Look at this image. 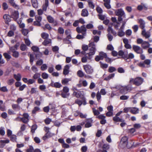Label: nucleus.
<instances>
[{
    "label": "nucleus",
    "instance_id": "nucleus-1",
    "mask_svg": "<svg viewBox=\"0 0 152 152\" xmlns=\"http://www.w3.org/2000/svg\"><path fill=\"white\" fill-rule=\"evenodd\" d=\"M128 138L126 136H124L122 137L121 141L120 143L119 146L121 148H124L126 146L128 148H131L133 147V144H131L130 146H129L128 144Z\"/></svg>",
    "mask_w": 152,
    "mask_h": 152
},
{
    "label": "nucleus",
    "instance_id": "nucleus-2",
    "mask_svg": "<svg viewBox=\"0 0 152 152\" xmlns=\"http://www.w3.org/2000/svg\"><path fill=\"white\" fill-rule=\"evenodd\" d=\"M115 14L118 16V20L119 22L122 20L126 18V15L124 10L121 9H118L115 11Z\"/></svg>",
    "mask_w": 152,
    "mask_h": 152
},
{
    "label": "nucleus",
    "instance_id": "nucleus-3",
    "mask_svg": "<svg viewBox=\"0 0 152 152\" xmlns=\"http://www.w3.org/2000/svg\"><path fill=\"white\" fill-rule=\"evenodd\" d=\"M132 90V86L130 84H128L122 86L120 89V92L122 94H125Z\"/></svg>",
    "mask_w": 152,
    "mask_h": 152
},
{
    "label": "nucleus",
    "instance_id": "nucleus-4",
    "mask_svg": "<svg viewBox=\"0 0 152 152\" xmlns=\"http://www.w3.org/2000/svg\"><path fill=\"white\" fill-rule=\"evenodd\" d=\"M94 41L93 42H90L89 44V47L90 52L88 53V55L91 56L93 55H94L95 53V37H93Z\"/></svg>",
    "mask_w": 152,
    "mask_h": 152
},
{
    "label": "nucleus",
    "instance_id": "nucleus-5",
    "mask_svg": "<svg viewBox=\"0 0 152 152\" xmlns=\"http://www.w3.org/2000/svg\"><path fill=\"white\" fill-rule=\"evenodd\" d=\"M76 30L78 33H81L83 35H85L86 34V29L84 25H82L80 27H77Z\"/></svg>",
    "mask_w": 152,
    "mask_h": 152
},
{
    "label": "nucleus",
    "instance_id": "nucleus-6",
    "mask_svg": "<svg viewBox=\"0 0 152 152\" xmlns=\"http://www.w3.org/2000/svg\"><path fill=\"white\" fill-rule=\"evenodd\" d=\"M144 79L140 77H137L135 79L134 85L139 86L141 85L143 83Z\"/></svg>",
    "mask_w": 152,
    "mask_h": 152
},
{
    "label": "nucleus",
    "instance_id": "nucleus-7",
    "mask_svg": "<svg viewBox=\"0 0 152 152\" xmlns=\"http://www.w3.org/2000/svg\"><path fill=\"white\" fill-rule=\"evenodd\" d=\"M107 54L103 52H100L99 55L97 56L96 57V61H99L100 60H103L104 58L107 57Z\"/></svg>",
    "mask_w": 152,
    "mask_h": 152
},
{
    "label": "nucleus",
    "instance_id": "nucleus-8",
    "mask_svg": "<svg viewBox=\"0 0 152 152\" xmlns=\"http://www.w3.org/2000/svg\"><path fill=\"white\" fill-rule=\"evenodd\" d=\"M10 15L14 21H17L19 17V13L18 11H15L12 12Z\"/></svg>",
    "mask_w": 152,
    "mask_h": 152
},
{
    "label": "nucleus",
    "instance_id": "nucleus-9",
    "mask_svg": "<svg viewBox=\"0 0 152 152\" xmlns=\"http://www.w3.org/2000/svg\"><path fill=\"white\" fill-rule=\"evenodd\" d=\"M96 118L101 120L100 123L102 124H104L106 123V120L105 119L106 116L103 114L99 115Z\"/></svg>",
    "mask_w": 152,
    "mask_h": 152
},
{
    "label": "nucleus",
    "instance_id": "nucleus-10",
    "mask_svg": "<svg viewBox=\"0 0 152 152\" xmlns=\"http://www.w3.org/2000/svg\"><path fill=\"white\" fill-rule=\"evenodd\" d=\"M133 49L134 51L137 54L142 53L143 50L141 48L137 45H134L133 46Z\"/></svg>",
    "mask_w": 152,
    "mask_h": 152
},
{
    "label": "nucleus",
    "instance_id": "nucleus-11",
    "mask_svg": "<svg viewBox=\"0 0 152 152\" xmlns=\"http://www.w3.org/2000/svg\"><path fill=\"white\" fill-rule=\"evenodd\" d=\"M11 15L10 16L8 14H5L3 16V18L4 19L5 23L7 25H9V23L11 21Z\"/></svg>",
    "mask_w": 152,
    "mask_h": 152
},
{
    "label": "nucleus",
    "instance_id": "nucleus-12",
    "mask_svg": "<svg viewBox=\"0 0 152 152\" xmlns=\"http://www.w3.org/2000/svg\"><path fill=\"white\" fill-rule=\"evenodd\" d=\"M86 72L88 74L91 73L93 71L92 67L89 65H85L83 66Z\"/></svg>",
    "mask_w": 152,
    "mask_h": 152
},
{
    "label": "nucleus",
    "instance_id": "nucleus-13",
    "mask_svg": "<svg viewBox=\"0 0 152 152\" xmlns=\"http://www.w3.org/2000/svg\"><path fill=\"white\" fill-rule=\"evenodd\" d=\"M50 86L53 87L59 88L62 86V85L59 82L54 83L52 80L50 83Z\"/></svg>",
    "mask_w": 152,
    "mask_h": 152
},
{
    "label": "nucleus",
    "instance_id": "nucleus-14",
    "mask_svg": "<svg viewBox=\"0 0 152 152\" xmlns=\"http://www.w3.org/2000/svg\"><path fill=\"white\" fill-rule=\"evenodd\" d=\"M142 34L143 36L145 37L146 38H148L151 36L150 32L148 31H146L145 29L142 30Z\"/></svg>",
    "mask_w": 152,
    "mask_h": 152
},
{
    "label": "nucleus",
    "instance_id": "nucleus-15",
    "mask_svg": "<svg viewBox=\"0 0 152 152\" xmlns=\"http://www.w3.org/2000/svg\"><path fill=\"white\" fill-rule=\"evenodd\" d=\"M70 66L69 65H66L64 66L63 72V74L66 75H68L69 72Z\"/></svg>",
    "mask_w": 152,
    "mask_h": 152
},
{
    "label": "nucleus",
    "instance_id": "nucleus-16",
    "mask_svg": "<svg viewBox=\"0 0 152 152\" xmlns=\"http://www.w3.org/2000/svg\"><path fill=\"white\" fill-rule=\"evenodd\" d=\"M53 135V134L50 132H46L45 135L42 137V139L45 140L51 137Z\"/></svg>",
    "mask_w": 152,
    "mask_h": 152
},
{
    "label": "nucleus",
    "instance_id": "nucleus-17",
    "mask_svg": "<svg viewBox=\"0 0 152 152\" xmlns=\"http://www.w3.org/2000/svg\"><path fill=\"white\" fill-rule=\"evenodd\" d=\"M8 1L10 5L16 9H19V6L15 4L14 1V0H8Z\"/></svg>",
    "mask_w": 152,
    "mask_h": 152
},
{
    "label": "nucleus",
    "instance_id": "nucleus-18",
    "mask_svg": "<svg viewBox=\"0 0 152 152\" xmlns=\"http://www.w3.org/2000/svg\"><path fill=\"white\" fill-rule=\"evenodd\" d=\"M139 23H140V27L142 30L145 29V22L142 19H140L139 20Z\"/></svg>",
    "mask_w": 152,
    "mask_h": 152
},
{
    "label": "nucleus",
    "instance_id": "nucleus-19",
    "mask_svg": "<svg viewBox=\"0 0 152 152\" xmlns=\"http://www.w3.org/2000/svg\"><path fill=\"white\" fill-rule=\"evenodd\" d=\"M20 45V43L17 42L14 46L10 47L9 49L11 51H16L17 50L18 48Z\"/></svg>",
    "mask_w": 152,
    "mask_h": 152
},
{
    "label": "nucleus",
    "instance_id": "nucleus-20",
    "mask_svg": "<svg viewBox=\"0 0 152 152\" xmlns=\"http://www.w3.org/2000/svg\"><path fill=\"white\" fill-rule=\"evenodd\" d=\"M72 94L77 98H79L82 95V93L81 91L79 90L77 91H74Z\"/></svg>",
    "mask_w": 152,
    "mask_h": 152
},
{
    "label": "nucleus",
    "instance_id": "nucleus-21",
    "mask_svg": "<svg viewBox=\"0 0 152 152\" xmlns=\"http://www.w3.org/2000/svg\"><path fill=\"white\" fill-rule=\"evenodd\" d=\"M93 120L91 118H89L86 120V123L85 125V127L86 128H88L92 126L91 124Z\"/></svg>",
    "mask_w": 152,
    "mask_h": 152
},
{
    "label": "nucleus",
    "instance_id": "nucleus-22",
    "mask_svg": "<svg viewBox=\"0 0 152 152\" xmlns=\"http://www.w3.org/2000/svg\"><path fill=\"white\" fill-rule=\"evenodd\" d=\"M124 29H121L120 27L118 32V35L120 37H121L124 36L125 33L124 31Z\"/></svg>",
    "mask_w": 152,
    "mask_h": 152
},
{
    "label": "nucleus",
    "instance_id": "nucleus-23",
    "mask_svg": "<svg viewBox=\"0 0 152 152\" xmlns=\"http://www.w3.org/2000/svg\"><path fill=\"white\" fill-rule=\"evenodd\" d=\"M139 111V109L136 107H131L130 112L132 114H135L138 113Z\"/></svg>",
    "mask_w": 152,
    "mask_h": 152
},
{
    "label": "nucleus",
    "instance_id": "nucleus-24",
    "mask_svg": "<svg viewBox=\"0 0 152 152\" xmlns=\"http://www.w3.org/2000/svg\"><path fill=\"white\" fill-rule=\"evenodd\" d=\"M113 120L114 121L116 122H123L125 121V120L122 118H120L118 116H115L113 118Z\"/></svg>",
    "mask_w": 152,
    "mask_h": 152
},
{
    "label": "nucleus",
    "instance_id": "nucleus-25",
    "mask_svg": "<svg viewBox=\"0 0 152 152\" xmlns=\"http://www.w3.org/2000/svg\"><path fill=\"white\" fill-rule=\"evenodd\" d=\"M150 46L148 42L144 41L142 44V47L144 49L148 48Z\"/></svg>",
    "mask_w": 152,
    "mask_h": 152
},
{
    "label": "nucleus",
    "instance_id": "nucleus-26",
    "mask_svg": "<svg viewBox=\"0 0 152 152\" xmlns=\"http://www.w3.org/2000/svg\"><path fill=\"white\" fill-rule=\"evenodd\" d=\"M32 6L33 7L37 8L38 7L37 0H31Z\"/></svg>",
    "mask_w": 152,
    "mask_h": 152
},
{
    "label": "nucleus",
    "instance_id": "nucleus-27",
    "mask_svg": "<svg viewBox=\"0 0 152 152\" xmlns=\"http://www.w3.org/2000/svg\"><path fill=\"white\" fill-rule=\"evenodd\" d=\"M107 31L109 33L111 32L114 36H116V32L114 31L111 26H109L107 29Z\"/></svg>",
    "mask_w": 152,
    "mask_h": 152
},
{
    "label": "nucleus",
    "instance_id": "nucleus-28",
    "mask_svg": "<svg viewBox=\"0 0 152 152\" xmlns=\"http://www.w3.org/2000/svg\"><path fill=\"white\" fill-rule=\"evenodd\" d=\"M48 0H45V4L42 6L43 10L44 11H46L47 8L48 6Z\"/></svg>",
    "mask_w": 152,
    "mask_h": 152
},
{
    "label": "nucleus",
    "instance_id": "nucleus-29",
    "mask_svg": "<svg viewBox=\"0 0 152 152\" xmlns=\"http://www.w3.org/2000/svg\"><path fill=\"white\" fill-rule=\"evenodd\" d=\"M88 15V13L87 10L86 9H83L82 11L81 15L83 17L87 16Z\"/></svg>",
    "mask_w": 152,
    "mask_h": 152
},
{
    "label": "nucleus",
    "instance_id": "nucleus-30",
    "mask_svg": "<svg viewBox=\"0 0 152 152\" xmlns=\"http://www.w3.org/2000/svg\"><path fill=\"white\" fill-rule=\"evenodd\" d=\"M71 80V79L66 78L62 79L61 82L62 84L66 85L67 84L68 82Z\"/></svg>",
    "mask_w": 152,
    "mask_h": 152
},
{
    "label": "nucleus",
    "instance_id": "nucleus-31",
    "mask_svg": "<svg viewBox=\"0 0 152 152\" xmlns=\"http://www.w3.org/2000/svg\"><path fill=\"white\" fill-rule=\"evenodd\" d=\"M51 40L50 39H46L42 42V44L45 46H47L48 45L51 43Z\"/></svg>",
    "mask_w": 152,
    "mask_h": 152
},
{
    "label": "nucleus",
    "instance_id": "nucleus-32",
    "mask_svg": "<svg viewBox=\"0 0 152 152\" xmlns=\"http://www.w3.org/2000/svg\"><path fill=\"white\" fill-rule=\"evenodd\" d=\"M14 77L18 81L21 80V75L20 73H18L17 75L14 74Z\"/></svg>",
    "mask_w": 152,
    "mask_h": 152
},
{
    "label": "nucleus",
    "instance_id": "nucleus-33",
    "mask_svg": "<svg viewBox=\"0 0 152 152\" xmlns=\"http://www.w3.org/2000/svg\"><path fill=\"white\" fill-rule=\"evenodd\" d=\"M33 54L35 55V57L37 59H38L42 57V54L39 51L37 53H34Z\"/></svg>",
    "mask_w": 152,
    "mask_h": 152
},
{
    "label": "nucleus",
    "instance_id": "nucleus-34",
    "mask_svg": "<svg viewBox=\"0 0 152 152\" xmlns=\"http://www.w3.org/2000/svg\"><path fill=\"white\" fill-rule=\"evenodd\" d=\"M128 19L129 18H124L123 20H122V24L121 27V29H124L125 24Z\"/></svg>",
    "mask_w": 152,
    "mask_h": 152
},
{
    "label": "nucleus",
    "instance_id": "nucleus-35",
    "mask_svg": "<svg viewBox=\"0 0 152 152\" xmlns=\"http://www.w3.org/2000/svg\"><path fill=\"white\" fill-rule=\"evenodd\" d=\"M97 100L99 102H100L101 101V94L98 91L96 95Z\"/></svg>",
    "mask_w": 152,
    "mask_h": 152
},
{
    "label": "nucleus",
    "instance_id": "nucleus-36",
    "mask_svg": "<svg viewBox=\"0 0 152 152\" xmlns=\"http://www.w3.org/2000/svg\"><path fill=\"white\" fill-rule=\"evenodd\" d=\"M88 3V5L90 8L94 9V5L93 1L91 0H88L87 1Z\"/></svg>",
    "mask_w": 152,
    "mask_h": 152
},
{
    "label": "nucleus",
    "instance_id": "nucleus-37",
    "mask_svg": "<svg viewBox=\"0 0 152 152\" xmlns=\"http://www.w3.org/2000/svg\"><path fill=\"white\" fill-rule=\"evenodd\" d=\"M31 49L34 52L33 53L39 51V48L37 46H33L31 47Z\"/></svg>",
    "mask_w": 152,
    "mask_h": 152
},
{
    "label": "nucleus",
    "instance_id": "nucleus-38",
    "mask_svg": "<svg viewBox=\"0 0 152 152\" xmlns=\"http://www.w3.org/2000/svg\"><path fill=\"white\" fill-rule=\"evenodd\" d=\"M12 53V56L15 58H17L19 57V53L18 51H11Z\"/></svg>",
    "mask_w": 152,
    "mask_h": 152
},
{
    "label": "nucleus",
    "instance_id": "nucleus-39",
    "mask_svg": "<svg viewBox=\"0 0 152 152\" xmlns=\"http://www.w3.org/2000/svg\"><path fill=\"white\" fill-rule=\"evenodd\" d=\"M115 74L113 73L109 75L108 76L104 78V80H108L113 78L115 76Z\"/></svg>",
    "mask_w": 152,
    "mask_h": 152
},
{
    "label": "nucleus",
    "instance_id": "nucleus-40",
    "mask_svg": "<svg viewBox=\"0 0 152 152\" xmlns=\"http://www.w3.org/2000/svg\"><path fill=\"white\" fill-rule=\"evenodd\" d=\"M37 126L36 124H34L31 127V132L32 133L35 132V130L37 129Z\"/></svg>",
    "mask_w": 152,
    "mask_h": 152
},
{
    "label": "nucleus",
    "instance_id": "nucleus-41",
    "mask_svg": "<svg viewBox=\"0 0 152 152\" xmlns=\"http://www.w3.org/2000/svg\"><path fill=\"white\" fill-rule=\"evenodd\" d=\"M138 94H139L137 93L136 95L132 96V98L134 99L132 101V102L134 104H135L137 103V101L135 99L137 97V96Z\"/></svg>",
    "mask_w": 152,
    "mask_h": 152
},
{
    "label": "nucleus",
    "instance_id": "nucleus-42",
    "mask_svg": "<svg viewBox=\"0 0 152 152\" xmlns=\"http://www.w3.org/2000/svg\"><path fill=\"white\" fill-rule=\"evenodd\" d=\"M22 34L24 36H26L29 32L28 30L26 29H23L22 30Z\"/></svg>",
    "mask_w": 152,
    "mask_h": 152
},
{
    "label": "nucleus",
    "instance_id": "nucleus-43",
    "mask_svg": "<svg viewBox=\"0 0 152 152\" xmlns=\"http://www.w3.org/2000/svg\"><path fill=\"white\" fill-rule=\"evenodd\" d=\"M59 50V48L58 46H55L52 47V50L53 52L58 53V52Z\"/></svg>",
    "mask_w": 152,
    "mask_h": 152
},
{
    "label": "nucleus",
    "instance_id": "nucleus-44",
    "mask_svg": "<svg viewBox=\"0 0 152 152\" xmlns=\"http://www.w3.org/2000/svg\"><path fill=\"white\" fill-rule=\"evenodd\" d=\"M100 67L102 69H106L108 66V65L106 64L102 63V62L100 61Z\"/></svg>",
    "mask_w": 152,
    "mask_h": 152
},
{
    "label": "nucleus",
    "instance_id": "nucleus-45",
    "mask_svg": "<svg viewBox=\"0 0 152 152\" xmlns=\"http://www.w3.org/2000/svg\"><path fill=\"white\" fill-rule=\"evenodd\" d=\"M20 48L21 50L22 51H24L26 49L27 47L25 44H22L20 46Z\"/></svg>",
    "mask_w": 152,
    "mask_h": 152
},
{
    "label": "nucleus",
    "instance_id": "nucleus-46",
    "mask_svg": "<svg viewBox=\"0 0 152 152\" xmlns=\"http://www.w3.org/2000/svg\"><path fill=\"white\" fill-rule=\"evenodd\" d=\"M41 76L43 79H47L48 78L49 76L45 72H43L42 75Z\"/></svg>",
    "mask_w": 152,
    "mask_h": 152
},
{
    "label": "nucleus",
    "instance_id": "nucleus-47",
    "mask_svg": "<svg viewBox=\"0 0 152 152\" xmlns=\"http://www.w3.org/2000/svg\"><path fill=\"white\" fill-rule=\"evenodd\" d=\"M116 68L115 67L113 66H110L109 68L108 71L109 72L112 73L115 71H116Z\"/></svg>",
    "mask_w": 152,
    "mask_h": 152
},
{
    "label": "nucleus",
    "instance_id": "nucleus-48",
    "mask_svg": "<svg viewBox=\"0 0 152 152\" xmlns=\"http://www.w3.org/2000/svg\"><path fill=\"white\" fill-rule=\"evenodd\" d=\"M30 62L31 65L33 64V62L34 60V57L33 54H30Z\"/></svg>",
    "mask_w": 152,
    "mask_h": 152
},
{
    "label": "nucleus",
    "instance_id": "nucleus-49",
    "mask_svg": "<svg viewBox=\"0 0 152 152\" xmlns=\"http://www.w3.org/2000/svg\"><path fill=\"white\" fill-rule=\"evenodd\" d=\"M10 140L13 142H16L17 140L16 136L15 135H12L10 136Z\"/></svg>",
    "mask_w": 152,
    "mask_h": 152
},
{
    "label": "nucleus",
    "instance_id": "nucleus-50",
    "mask_svg": "<svg viewBox=\"0 0 152 152\" xmlns=\"http://www.w3.org/2000/svg\"><path fill=\"white\" fill-rule=\"evenodd\" d=\"M40 110V108L37 107H35L32 111V113L33 114H35L37 111Z\"/></svg>",
    "mask_w": 152,
    "mask_h": 152
},
{
    "label": "nucleus",
    "instance_id": "nucleus-51",
    "mask_svg": "<svg viewBox=\"0 0 152 152\" xmlns=\"http://www.w3.org/2000/svg\"><path fill=\"white\" fill-rule=\"evenodd\" d=\"M47 19L48 21L50 23H52L54 21V18L50 16H48L47 17Z\"/></svg>",
    "mask_w": 152,
    "mask_h": 152
},
{
    "label": "nucleus",
    "instance_id": "nucleus-52",
    "mask_svg": "<svg viewBox=\"0 0 152 152\" xmlns=\"http://www.w3.org/2000/svg\"><path fill=\"white\" fill-rule=\"evenodd\" d=\"M41 36L42 38L45 39L48 38L49 35L48 34L43 33L41 34Z\"/></svg>",
    "mask_w": 152,
    "mask_h": 152
},
{
    "label": "nucleus",
    "instance_id": "nucleus-53",
    "mask_svg": "<svg viewBox=\"0 0 152 152\" xmlns=\"http://www.w3.org/2000/svg\"><path fill=\"white\" fill-rule=\"evenodd\" d=\"M96 10L99 14H102L103 12L102 9L99 6H97Z\"/></svg>",
    "mask_w": 152,
    "mask_h": 152
},
{
    "label": "nucleus",
    "instance_id": "nucleus-54",
    "mask_svg": "<svg viewBox=\"0 0 152 152\" xmlns=\"http://www.w3.org/2000/svg\"><path fill=\"white\" fill-rule=\"evenodd\" d=\"M12 107L13 109L15 110L17 109H19L20 106L19 105L16 104H13L12 105Z\"/></svg>",
    "mask_w": 152,
    "mask_h": 152
},
{
    "label": "nucleus",
    "instance_id": "nucleus-55",
    "mask_svg": "<svg viewBox=\"0 0 152 152\" xmlns=\"http://www.w3.org/2000/svg\"><path fill=\"white\" fill-rule=\"evenodd\" d=\"M69 95V94H67L66 93H64V92H62L61 94V95L63 98H66L67 96H68Z\"/></svg>",
    "mask_w": 152,
    "mask_h": 152
},
{
    "label": "nucleus",
    "instance_id": "nucleus-56",
    "mask_svg": "<svg viewBox=\"0 0 152 152\" xmlns=\"http://www.w3.org/2000/svg\"><path fill=\"white\" fill-rule=\"evenodd\" d=\"M98 16L99 19L102 20H104L106 17L104 15H102L101 14H98Z\"/></svg>",
    "mask_w": 152,
    "mask_h": 152
},
{
    "label": "nucleus",
    "instance_id": "nucleus-57",
    "mask_svg": "<svg viewBox=\"0 0 152 152\" xmlns=\"http://www.w3.org/2000/svg\"><path fill=\"white\" fill-rule=\"evenodd\" d=\"M129 98V96L126 95H122L120 97V99L121 100H127Z\"/></svg>",
    "mask_w": 152,
    "mask_h": 152
},
{
    "label": "nucleus",
    "instance_id": "nucleus-58",
    "mask_svg": "<svg viewBox=\"0 0 152 152\" xmlns=\"http://www.w3.org/2000/svg\"><path fill=\"white\" fill-rule=\"evenodd\" d=\"M41 75L39 73H36L33 76V78L34 79H38L40 77Z\"/></svg>",
    "mask_w": 152,
    "mask_h": 152
},
{
    "label": "nucleus",
    "instance_id": "nucleus-59",
    "mask_svg": "<svg viewBox=\"0 0 152 152\" xmlns=\"http://www.w3.org/2000/svg\"><path fill=\"white\" fill-rule=\"evenodd\" d=\"M4 57L7 59H10L11 58V56L8 53H5L3 54Z\"/></svg>",
    "mask_w": 152,
    "mask_h": 152
},
{
    "label": "nucleus",
    "instance_id": "nucleus-60",
    "mask_svg": "<svg viewBox=\"0 0 152 152\" xmlns=\"http://www.w3.org/2000/svg\"><path fill=\"white\" fill-rule=\"evenodd\" d=\"M47 66L46 64H43L41 67V69L42 71H44L47 69Z\"/></svg>",
    "mask_w": 152,
    "mask_h": 152
},
{
    "label": "nucleus",
    "instance_id": "nucleus-61",
    "mask_svg": "<svg viewBox=\"0 0 152 152\" xmlns=\"http://www.w3.org/2000/svg\"><path fill=\"white\" fill-rule=\"evenodd\" d=\"M75 103L78 104L79 106H80L83 104V102L81 100L77 99L75 101Z\"/></svg>",
    "mask_w": 152,
    "mask_h": 152
},
{
    "label": "nucleus",
    "instance_id": "nucleus-62",
    "mask_svg": "<svg viewBox=\"0 0 152 152\" xmlns=\"http://www.w3.org/2000/svg\"><path fill=\"white\" fill-rule=\"evenodd\" d=\"M77 75L79 77H83L84 75V73L81 70H79L77 72Z\"/></svg>",
    "mask_w": 152,
    "mask_h": 152
},
{
    "label": "nucleus",
    "instance_id": "nucleus-63",
    "mask_svg": "<svg viewBox=\"0 0 152 152\" xmlns=\"http://www.w3.org/2000/svg\"><path fill=\"white\" fill-rule=\"evenodd\" d=\"M58 32L61 34H63L64 32V30L62 28L60 27L58 29Z\"/></svg>",
    "mask_w": 152,
    "mask_h": 152
},
{
    "label": "nucleus",
    "instance_id": "nucleus-64",
    "mask_svg": "<svg viewBox=\"0 0 152 152\" xmlns=\"http://www.w3.org/2000/svg\"><path fill=\"white\" fill-rule=\"evenodd\" d=\"M34 148L32 146L30 145L28 148L26 150V152H32L34 151Z\"/></svg>",
    "mask_w": 152,
    "mask_h": 152
}]
</instances>
